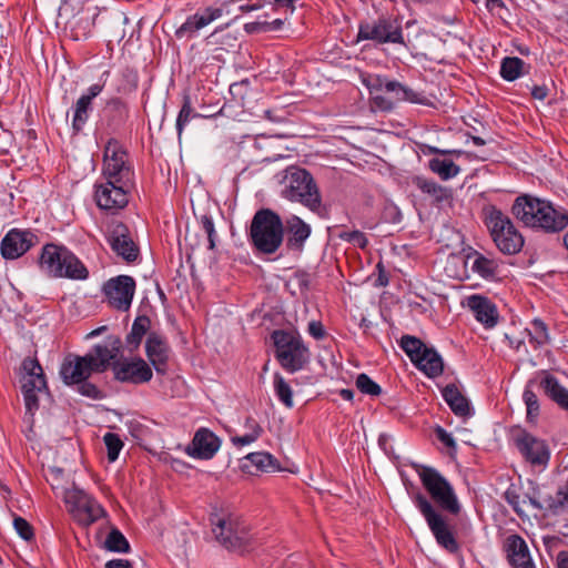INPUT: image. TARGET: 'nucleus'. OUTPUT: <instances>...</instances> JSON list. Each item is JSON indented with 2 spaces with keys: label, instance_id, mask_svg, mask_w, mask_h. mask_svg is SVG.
Segmentation results:
<instances>
[{
  "label": "nucleus",
  "instance_id": "f3484780",
  "mask_svg": "<svg viewBox=\"0 0 568 568\" xmlns=\"http://www.w3.org/2000/svg\"><path fill=\"white\" fill-rule=\"evenodd\" d=\"M64 500L71 505L78 523L88 527L102 517H106V510L84 490L74 488L65 493Z\"/></svg>",
  "mask_w": 568,
  "mask_h": 568
},
{
  "label": "nucleus",
  "instance_id": "c756f323",
  "mask_svg": "<svg viewBox=\"0 0 568 568\" xmlns=\"http://www.w3.org/2000/svg\"><path fill=\"white\" fill-rule=\"evenodd\" d=\"M473 260L471 271L488 282L498 280L499 263L496 258H489L477 250L470 248L466 254V263Z\"/></svg>",
  "mask_w": 568,
  "mask_h": 568
},
{
  "label": "nucleus",
  "instance_id": "9b49d317",
  "mask_svg": "<svg viewBox=\"0 0 568 568\" xmlns=\"http://www.w3.org/2000/svg\"><path fill=\"white\" fill-rule=\"evenodd\" d=\"M398 344L413 365L428 378L443 375L444 359L435 347L428 346L420 338L407 334L400 337Z\"/></svg>",
  "mask_w": 568,
  "mask_h": 568
},
{
  "label": "nucleus",
  "instance_id": "37998d69",
  "mask_svg": "<svg viewBox=\"0 0 568 568\" xmlns=\"http://www.w3.org/2000/svg\"><path fill=\"white\" fill-rule=\"evenodd\" d=\"M199 116L197 113L193 112L192 102L189 94H184L182 99V105L176 118V131L179 136L182 134L184 126L190 122L192 118Z\"/></svg>",
  "mask_w": 568,
  "mask_h": 568
},
{
  "label": "nucleus",
  "instance_id": "0eeeda50",
  "mask_svg": "<svg viewBox=\"0 0 568 568\" xmlns=\"http://www.w3.org/2000/svg\"><path fill=\"white\" fill-rule=\"evenodd\" d=\"M535 386L546 398L568 414V388L554 374L541 371L538 378L534 377L527 381L523 392L527 423L536 425L541 413L540 402L534 389Z\"/></svg>",
  "mask_w": 568,
  "mask_h": 568
},
{
  "label": "nucleus",
  "instance_id": "58836bf2",
  "mask_svg": "<svg viewBox=\"0 0 568 568\" xmlns=\"http://www.w3.org/2000/svg\"><path fill=\"white\" fill-rule=\"evenodd\" d=\"M98 16V13H94L93 16H80L75 18L70 29L72 39L75 41L88 39L91 36Z\"/></svg>",
  "mask_w": 568,
  "mask_h": 568
},
{
  "label": "nucleus",
  "instance_id": "f8f14e48",
  "mask_svg": "<svg viewBox=\"0 0 568 568\" xmlns=\"http://www.w3.org/2000/svg\"><path fill=\"white\" fill-rule=\"evenodd\" d=\"M123 351V343L119 335H109L105 344H95L85 355L68 353L64 357L82 364L97 374H103L109 368L113 372L114 363L119 362Z\"/></svg>",
  "mask_w": 568,
  "mask_h": 568
},
{
  "label": "nucleus",
  "instance_id": "423d86ee",
  "mask_svg": "<svg viewBox=\"0 0 568 568\" xmlns=\"http://www.w3.org/2000/svg\"><path fill=\"white\" fill-rule=\"evenodd\" d=\"M38 267L48 277L84 281L89 270L65 245L49 242L44 244L36 260Z\"/></svg>",
  "mask_w": 568,
  "mask_h": 568
},
{
  "label": "nucleus",
  "instance_id": "ddd939ff",
  "mask_svg": "<svg viewBox=\"0 0 568 568\" xmlns=\"http://www.w3.org/2000/svg\"><path fill=\"white\" fill-rule=\"evenodd\" d=\"M92 374H97L95 371L67 357H63L59 369V375L65 386L72 387L83 397L93 400L104 399L106 393L90 381Z\"/></svg>",
  "mask_w": 568,
  "mask_h": 568
},
{
  "label": "nucleus",
  "instance_id": "de8ad7c7",
  "mask_svg": "<svg viewBox=\"0 0 568 568\" xmlns=\"http://www.w3.org/2000/svg\"><path fill=\"white\" fill-rule=\"evenodd\" d=\"M355 385L357 389L364 395L379 396L383 392L382 387L366 373H361L357 375Z\"/></svg>",
  "mask_w": 568,
  "mask_h": 568
},
{
  "label": "nucleus",
  "instance_id": "338daca9",
  "mask_svg": "<svg viewBox=\"0 0 568 568\" xmlns=\"http://www.w3.org/2000/svg\"><path fill=\"white\" fill-rule=\"evenodd\" d=\"M376 270L378 271V276H377L375 285L379 286V287L387 286L389 283V274L385 270L383 262L377 263Z\"/></svg>",
  "mask_w": 568,
  "mask_h": 568
},
{
  "label": "nucleus",
  "instance_id": "3c124183",
  "mask_svg": "<svg viewBox=\"0 0 568 568\" xmlns=\"http://www.w3.org/2000/svg\"><path fill=\"white\" fill-rule=\"evenodd\" d=\"M250 80L243 79L239 82H234L230 85V94L232 97V100L244 105L245 98L250 91Z\"/></svg>",
  "mask_w": 568,
  "mask_h": 568
},
{
  "label": "nucleus",
  "instance_id": "2f4dec72",
  "mask_svg": "<svg viewBox=\"0 0 568 568\" xmlns=\"http://www.w3.org/2000/svg\"><path fill=\"white\" fill-rule=\"evenodd\" d=\"M151 318L146 314L138 315L132 324L131 331L125 336V344L130 353L139 349L143 337L150 333Z\"/></svg>",
  "mask_w": 568,
  "mask_h": 568
},
{
  "label": "nucleus",
  "instance_id": "bb28decb",
  "mask_svg": "<svg viewBox=\"0 0 568 568\" xmlns=\"http://www.w3.org/2000/svg\"><path fill=\"white\" fill-rule=\"evenodd\" d=\"M240 468L243 473L250 475L282 470L280 460L267 452L250 453L241 459Z\"/></svg>",
  "mask_w": 568,
  "mask_h": 568
},
{
  "label": "nucleus",
  "instance_id": "20e7f679",
  "mask_svg": "<svg viewBox=\"0 0 568 568\" xmlns=\"http://www.w3.org/2000/svg\"><path fill=\"white\" fill-rule=\"evenodd\" d=\"M285 226L282 216L270 207L258 209L247 227V240L255 255H275L284 243Z\"/></svg>",
  "mask_w": 568,
  "mask_h": 568
},
{
  "label": "nucleus",
  "instance_id": "680f3d73",
  "mask_svg": "<svg viewBox=\"0 0 568 568\" xmlns=\"http://www.w3.org/2000/svg\"><path fill=\"white\" fill-rule=\"evenodd\" d=\"M308 334L316 341L326 336V329L321 321H311L307 326Z\"/></svg>",
  "mask_w": 568,
  "mask_h": 568
},
{
  "label": "nucleus",
  "instance_id": "69168bd1",
  "mask_svg": "<svg viewBox=\"0 0 568 568\" xmlns=\"http://www.w3.org/2000/svg\"><path fill=\"white\" fill-rule=\"evenodd\" d=\"M265 27H267L265 24V21H252V22L245 23L243 29L247 34H256V33L266 32Z\"/></svg>",
  "mask_w": 568,
  "mask_h": 568
},
{
  "label": "nucleus",
  "instance_id": "4be33fe9",
  "mask_svg": "<svg viewBox=\"0 0 568 568\" xmlns=\"http://www.w3.org/2000/svg\"><path fill=\"white\" fill-rule=\"evenodd\" d=\"M170 353L171 347L168 338L161 333L151 331L145 341V355L150 366L153 367L159 375H166Z\"/></svg>",
  "mask_w": 568,
  "mask_h": 568
},
{
  "label": "nucleus",
  "instance_id": "c03bdc74",
  "mask_svg": "<svg viewBox=\"0 0 568 568\" xmlns=\"http://www.w3.org/2000/svg\"><path fill=\"white\" fill-rule=\"evenodd\" d=\"M397 101H407L415 104L429 105V100L419 92L406 87L402 83L400 89H394L392 92Z\"/></svg>",
  "mask_w": 568,
  "mask_h": 568
},
{
  "label": "nucleus",
  "instance_id": "dca6fc26",
  "mask_svg": "<svg viewBox=\"0 0 568 568\" xmlns=\"http://www.w3.org/2000/svg\"><path fill=\"white\" fill-rule=\"evenodd\" d=\"M135 290V280L130 275L122 274L105 281L101 292L110 307L119 312H128L132 305Z\"/></svg>",
  "mask_w": 568,
  "mask_h": 568
},
{
  "label": "nucleus",
  "instance_id": "864d4df0",
  "mask_svg": "<svg viewBox=\"0 0 568 568\" xmlns=\"http://www.w3.org/2000/svg\"><path fill=\"white\" fill-rule=\"evenodd\" d=\"M362 83L367 88L371 94L374 92L383 91V84L385 81V75L374 74V73H362L361 74Z\"/></svg>",
  "mask_w": 568,
  "mask_h": 568
},
{
  "label": "nucleus",
  "instance_id": "09e8293b",
  "mask_svg": "<svg viewBox=\"0 0 568 568\" xmlns=\"http://www.w3.org/2000/svg\"><path fill=\"white\" fill-rule=\"evenodd\" d=\"M199 222H200L202 229L204 230V232L207 235V242H209L207 248L210 251H215V248H216V241H217V234H216V231H215V226H214V222H213L212 216L209 215V214H202L199 217Z\"/></svg>",
  "mask_w": 568,
  "mask_h": 568
},
{
  "label": "nucleus",
  "instance_id": "b1692460",
  "mask_svg": "<svg viewBox=\"0 0 568 568\" xmlns=\"http://www.w3.org/2000/svg\"><path fill=\"white\" fill-rule=\"evenodd\" d=\"M285 245L288 251L303 252L306 241L312 234V227L302 217L291 214L284 221Z\"/></svg>",
  "mask_w": 568,
  "mask_h": 568
},
{
  "label": "nucleus",
  "instance_id": "5fc2aeb1",
  "mask_svg": "<svg viewBox=\"0 0 568 568\" xmlns=\"http://www.w3.org/2000/svg\"><path fill=\"white\" fill-rule=\"evenodd\" d=\"M556 499L550 498L548 505L549 509L557 514L558 509H561L568 505V477L562 486H560L556 493Z\"/></svg>",
  "mask_w": 568,
  "mask_h": 568
},
{
  "label": "nucleus",
  "instance_id": "bf43d9fd",
  "mask_svg": "<svg viewBox=\"0 0 568 568\" xmlns=\"http://www.w3.org/2000/svg\"><path fill=\"white\" fill-rule=\"evenodd\" d=\"M519 494L513 486H510L505 493H504V499L506 503L513 508V510L518 515H523V510L519 507Z\"/></svg>",
  "mask_w": 568,
  "mask_h": 568
},
{
  "label": "nucleus",
  "instance_id": "0e129e2a",
  "mask_svg": "<svg viewBox=\"0 0 568 568\" xmlns=\"http://www.w3.org/2000/svg\"><path fill=\"white\" fill-rule=\"evenodd\" d=\"M264 3L270 4L274 11L281 9L290 10L291 13L295 11V0H263Z\"/></svg>",
  "mask_w": 568,
  "mask_h": 568
},
{
  "label": "nucleus",
  "instance_id": "f03ea898",
  "mask_svg": "<svg viewBox=\"0 0 568 568\" xmlns=\"http://www.w3.org/2000/svg\"><path fill=\"white\" fill-rule=\"evenodd\" d=\"M134 170L129 162V153L124 145L115 138H110L103 149L102 178L106 185L115 191L113 204L128 205L130 195L135 186ZM110 191L103 189L100 191L105 204L111 203Z\"/></svg>",
  "mask_w": 568,
  "mask_h": 568
},
{
  "label": "nucleus",
  "instance_id": "1a4fd4ad",
  "mask_svg": "<svg viewBox=\"0 0 568 568\" xmlns=\"http://www.w3.org/2000/svg\"><path fill=\"white\" fill-rule=\"evenodd\" d=\"M481 219L500 253L515 255L523 250L524 235L499 207L494 204L485 205L481 210Z\"/></svg>",
  "mask_w": 568,
  "mask_h": 568
},
{
  "label": "nucleus",
  "instance_id": "8fccbe9b",
  "mask_svg": "<svg viewBox=\"0 0 568 568\" xmlns=\"http://www.w3.org/2000/svg\"><path fill=\"white\" fill-rule=\"evenodd\" d=\"M13 527L17 534L26 541L32 542L36 540L34 529L32 525L21 516H14Z\"/></svg>",
  "mask_w": 568,
  "mask_h": 568
},
{
  "label": "nucleus",
  "instance_id": "e433bc0d",
  "mask_svg": "<svg viewBox=\"0 0 568 568\" xmlns=\"http://www.w3.org/2000/svg\"><path fill=\"white\" fill-rule=\"evenodd\" d=\"M428 169L437 174L443 181H448L457 176L460 172V166L453 160L433 158L428 161Z\"/></svg>",
  "mask_w": 568,
  "mask_h": 568
},
{
  "label": "nucleus",
  "instance_id": "7c9ffc66",
  "mask_svg": "<svg viewBox=\"0 0 568 568\" xmlns=\"http://www.w3.org/2000/svg\"><path fill=\"white\" fill-rule=\"evenodd\" d=\"M442 396L456 416L470 417L474 414L468 398L460 393L456 384H447L442 389Z\"/></svg>",
  "mask_w": 568,
  "mask_h": 568
},
{
  "label": "nucleus",
  "instance_id": "2eb2a0df",
  "mask_svg": "<svg viewBox=\"0 0 568 568\" xmlns=\"http://www.w3.org/2000/svg\"><path fill=\"white\" fill-rule=\"evenodd\" d=\"M372 40L378 44L396 43L405 44L402 23L397 18L379 17L372 23L361 21L356 42Z\"/></svg>",
  "mask_w": 568,
  "mask_h": 568
},
{
  "label": "nucleus",
  "instance_id": "052dcab7",
  "mask_svg": "<svg viewBox=\"0 0 568 568\" xmlns=\"http://www.w3.org/2000/svg\"><path fill=\"white\" fill-rule=\"evenodd\" d=\"M371 105L375 110H378L382 112H390L395 106L394 103L389 99H387L383 95H373L371 98Z\"/></svg>",
  "mask_w": 568,
  "mask_h": 568
},
{
  "label": "nucleus",
  "instance_id": "4468645a",
  "mask_svg": "<svg viewBox=\"0 0 568 568\" xmlns=\"http://www.w3.org/2000/svg\"><path fill=\"white\" fill-rule=\"evenodd\" d=\"M131 103L128 98L119 94L110 95L102 101L98 110L97 125L108 134L123 131L131 119Z\"/></svg>",
  "mask_w": 568,
  "mask_h": 568
},
{
  "label": "nucleus",
  "instance_id": "7ed1b4c3",
  "mask_svg": "<svg viewBox=\"0 0 568 568\" xmlns=\"http://www.w3.org/2000/svg\"><path fill=\"white\" fill-rule=\"evenodd\" d=\"M510 211L524 226L537 232L556 234L568 226V211L558 210L552 202L529 193L518 195Z\"/></svg>",
  "mask_w": 568,
  "mask_h": 568
},
{
  "label": "nucleus",
  "instance_id": "6e6d98bb",
  "mask_svg": "<svg viewBox=\"0 0 568 568\" xmlns=\"http://www.w3.org/2000/svg\"><path fill=\"white\" fill-rule=\"evenodd\" d=\"M436 438L449 449L450 454H455L457 450V443L453 435L448 433L444 427L437 425L434 429Z\"/></svg>",
  "mask_w": 568,
  "mask_h": 568
},
{
  "label": "nucleus",
  "instance_id": "9d476101",
  "mask_svg": "<svg viewBox=\"0 0 568 568\" xmlns=\"http://www.w3.org/2000/svg\"><path fill=\"white\" fill-rule=\"evenodd\" d=\"M283 174L282 197L298 202L317 213L322 205V195L311 172L304 168L291 165L283 171Z\"/></svg>",
  "mask_w": 568,
  "mask_h": 568
},
{
  "label": "nucleus",
  "instance_id": "a878e982",
  "mask_svg": "<svg viewBox=\"0 0 568 568\" xmlns=\"http://www.w3.org/2000/svg\"><path fill=\"white\" fill-rule=\"evenodd\" d=\"M467 306L485 328L489 329L498 324V308L489 297L480 294L470 295L467 297Z\"/></svg>",
  "mask_w": 568,
  "mask_h": 568
},
{
  "label": "nucleus",
  "instance_id": "603ef678",
  "mask_svg": "<svg viewBox=\"0 0 568 568\" xmlns=\"http://www.w3.org/2000/svg\"><path fill=\"white\" fill-rule=\"evenodd\" d=\"M338 237L362 250L366 248L368 245V239L366 237L365 233L358 230L343 231L338 234Z\"/></svg>",
  "mask_w": 568,
  "mask_h": 568
},
{
  "label": "nucleus",
  "instance_id": "39448f33",
  "mask_svg": "<svg viewBox=\"0 0 568 568\" xmlns=\"http://www.w3.org/2000/svg\"><path fill=\"white\" fill-rule=\"evenodd\" d=\"M210 524L216 541L227 551L244 556L254 550L252 528L241 516L213 513Z\"/></svg>",
  "mask_w": 568,
  "mask_h": 568
},
{
  "label": "nucleus",
  "instance_id": "a18cd8bd",
  "mask_svg": "<svg viewBox=\"0 0 568 568\" xmlns=\"http://www.w3.org/2000/svg\"><path fill=\"white\" fill-rule=\"evenodd\" d=\"M108 189V191H110V200L111 202H113L115 199V191H113L111 189V185H106V182L104 183H101V184H95L94 185V200H95V203L98 205L99 209L103 210V211H108V212H111V213H116L118 211L120 210H123L124 207H126L128 205H121V204H113L112 206V203H109V205L106 204L105 205V202L102 197H100V191L103 190V189Z\"/></svg>",
  "mask_w": 568,
  "mask_h": 568
},
{
  "label": "nucleus",
  "instance_id": "13d9d810",
  "mask_svg": "<svg viewBox=\"0 0 568 568\" xmlns=\"http://www.w3.org/2000/svg\"><path fill=\"white\" fill-rule=\"evenodd\" d=\"M263 433H264L263 428H257V429H255V433L248 432L247 434L242 435V436H233V437H231V442L236 447L246 446V445H250V444L254 443L255 440H257L262 436Z\"/></svg>",
  "mask_w": 568,
  "mask_h": 568
},
{
  "label": "nucleus",
  "instance_id": "f257e3e1",
  "mask_svg": "<svg viewBox=\"0 0 568 568\" xmlns=\"http://www.w3.org/2000/svg\"><path fill=\"white\" fill-rule=\"evenodd\" d=\"M428 497L409 483L407 493L428 525L436 542L449 554H457L460 545L455 525L445 514L458 516L462 505L450 481L436 468L413 464Z\"/></svg>",
  "mask_w": 568,
  "mask_h": 568
},
{
  "label": "nucleus",
  "instance_id": "49530a36",
  "mask_svg": "<svg viewBox=\"0 0 568 568\" xmlns=\"http://www.w3.org/2000/svg\"><path fill=\"white\" fill-rule=\"evenodd\" d=\"M103 442L106 447L109 463H114L119 458V454L124 446L123 440L118 434L109 432L103 436Z\"/></svg>",
  "mask_w": 568,
  "mask_h": 568
},
{
  "label": "nucleus",
  "instance_id": "393cba45",
  "mask_svg": "<svg viewBox=\"0 0 568 568\" xmlns=\"http://www.w3.org/2000/svg\"><path fill=\"white\" fill-rule=\"evenodd\" d=\"M503 550L513 568H536L528 545L520 535H508L504 540Z\"/></svg>",
  "mask_w": 568,
  "mask_h": 568
},
{
  "label": "nucleus",
  "instance_id": "ea45409f",
  "mask_svg": "<svg viewBox=\"0 0 568 568\" xmlns=\"http://www.w3.org/2000/svg\"><path fill=\"white\" fill-rule=\"evenodd\" d=\"M273 387L277 399L288 409L294 407L293 389L285 378L276 372L273 376Z\"/></svg>",
  "mask_w": 568,
  "mask_h": 568
},
{
  "label": "nucleus",
  "instance_id": "473e14b6",
  "mask_svg": "<svg viewBox=\"0 0 568 568\" xmlns=\"http://www.w3.org/2000/svg\"><path fill=\"white\" fill-rule=\"evenodd\" d=\"M529 70L530 64H527L523 59L518 57H505L500 61L499 74L503 80L513 82L528 74Z\"/></svg>",
  "mask_w": 568,
  "mask_h": 568
},
{
  "label": "nucleus",
  "instance_id": "774afa93",
  "mask_svg": "<svg viewBox=\"0 0 568 568\" xmlns=\"http://www.w3.org/2000/svg\"><path fill=\"white\" fill-rule=\"evenodd\" d=\"M104 568H133V564L129 559L114 558L105 562Z\"/></svg>",
  "mask_w": 568,
  "mask_h": 568
},
{
  "label": "nucleus",
  "instance_id": "f704fd0d",
  "mask_svg": "<svg viewBox=\"0 0 568 568\" xmlns=\"http://www.w3.org/2000/svg\"><path fill=\"white\" fill-rule=\"evenodd\" d=\"M93 110V101L80 97L73 105L72 131L74 134L82 132L90 113Z\"/></svg>",
  "mask_w": 568,
  "mask_h": 568
},
{
  "label": "nucleus",
  "instance_id": "aec40b11",
  "mask_svg": "<svg viewBox=\"0 0 568 568\" xmlns=\"http://www.w3.org/2000/svg\"><path fill=\"white\" fill-rule=\"evenodd\" d=\"M106 241L111 250L126 263H134L140 256V247L133 241L129 226L122 221L108 225Z\"/></svg>",
  "mask_w": 568,
  "mask_h": 568
},
{
  "label": "nucleus",
  "instance_id": "79ce46f5",
  "mask_svg": "<svg viewBox=\"0 0 568 568\" xmlns=\"http://www.w3.org/2000/svg\"><path fill=\"white\" fill-rule=\"evenodd\" d=\"M531 329H528L529 342L537 346H542L549 342L548 326L540 318H534L530 322Z\"/></svg>",
  "mask_w": 568,
  "mask_h": 568
},
{
  "label": "nucleus",
  "instance_id": "c85d7f7f",
  "mask_svg": "<svg viewBox=\"0 0 568 568\" xmlns=\"http://www.w3.org/2000/svg\"><path fill=\"white\" fill-rule=\"evenodd\" d=\"M222 12L223 10L221 8L207 7L203 13L196 12L187 17L185 22L175 30V37L178 39L191 38L200 29L220 18Z\"/></svg>",
  "mask_w": 568,
  "mask_h": 568
},
{
  "label": "nucleus",
  "instance_id": "6ab92c4d",
  "mask_svg": "<svg viewBox=\"0 0 568 568\" xmlns=\"http://www.w3.org/2000/svg\"><path fill=\"white\" fill-rule=\"evenodd\" d=\"M113 379L130 385H142L149 383L153 377L150 364L141 356L124 357L114 363Z\"/></svg>",
  "mask_w": 568,
  "mask_h": 568
},
{
  "label": "nucleus",
  "instance_id": "5701e85b",
  "mask_svg": "<svg viewBox=\"0 0 568 568\" xmlns=\"http://www.w3.org/2000/svg\"><path fill=\"white\" fill-rule=\"evenodd\" d=\"M221 446L220 437L206 427L199 428L191 443L185 447V453L195 459H212Z\"/></svg>",
  "mask_w": 568,
  "mask_h": 568
},
{
  "label": "nucleus",
  "instance_id": "a211bd4d",
  "mask_svg": "<svg viewBox=\"0 0 568 568\" xmlns=\"http://www.w3.org/2000/svg\"><path fill=\"white\" fill-rule=\"evenodd\" d=\"M513 439L516 448L531 465H547L550 459V449L546 440L530 434L517 426L513 429Z\"/></svg>",
  "mask_w": 568,
  "mask_h": 568
},
{
  "label": "nucleus",
  "instance_id": "6e6552de",
  "mask_svg": "<svg viewBox=\"0 0 568 568\" xmlns=\"http://www.w3.org/2000/svg\"><path fill=\"white\" fill-rule=\"evenodd\" d=\"M270 337L274 357L285 372L294 374L310 364L311 351L296 328L274 329Z\"/></svg>",
  "mask_w": 568,
  "mask_h": 568
},
{
  "label": "nucleus",
  "instance_id": "4c0bfd02",
  "mask_svg": "<svg viewBox=\"0 0 568 568\" xmlns=\"http://www.w3.org/2000/svg\"><path fill=\"white\" fill-rule=\"evenodd\" d=\"M104 548L110 552L118 554H129L131 551L129 540L116 526H111L104 541Z\"/></svg>",
  "mask_w": 568,
  "mask_h": 568
},
{
  "label": "nucleus",
  "instance_id": "cd10ccee",
  "mask_svg": "<svg viewBox=\"0 0 568 568\" xmlns=\"http://www.w3.org/2000/svg\"><path fill=\"white\" fill-rule=\"evenodd\" d=\"M412 184L418 189L424 195L430 199L434 206H442L453 200V190L448 186L438 184L435 180L428 179L423 175H414Z\"/></svg>",
  "mask_w": 568,
  "mask_h": 568
},
{
  "label": "nucleus",
  "instance_id": "72a5a7b5",
  "mask_svg": "<svg viewBox=\"0 0 568 568\" xmlns=\"http://www.w3.org/2000/svg\"><path fill=\"white\" fill-rule=\"evenodd\" d=\"M20 371L23 373V378L36 379L39 393H49L45 374L37 357H26L21 363Z\"/></svg>",
  "mask_w": 568,
  "mask_h": 568
},
{
  "label": "nucleus",
  "instance_id": "a19ab883",
  "mask_svg": "<svg viewBox=\"0 0 568 568\" xmlns=\"http://www.w3.org/2000/svg\"><path fill=\"white\" fill-rule=\"evenodd\" d=\"M21 390L24 398L26 409L28 413L33 415L34 412L39 409V398L37 396L38 387L36 379H26L21 386Z\"/></svg>",
  "mask_w": 568,
  "mask_h": 568
},
{
  "label": "nucleus",
  "instance_id": "c9c22d12",
  "mask_svg": "<svg viewBox=\"0 0 568 568\" xmlns=\"http://www.w3.org/2000/svg\"><path fill=\"white\" fill-rule=\"evenodd\" d=\"M139 72L135 68L126 65L120 72V83L115 87V93L129 99L139 88Z\"/></svg>",
  "mask_w": 568,
  "mask_h": 568
},
{
  "label": "nucleus",
  "instance_id": "412c9836",
  "mask_svg": "<svg viewBox=\"0 0 568 568\" xmlns=\"http://www.w3.org/2000/svg\"><path fill=\"white\" fill-rule=\"evenodd\" d=\"M40 242L31 230H10L1 240L0 253L4 260H16Z\"/></svg>",
  "mask_w": 568,
  "mask_h": 568
},
{
  "label": "nucleus",
  "instance_id": "e2e57ef3",
  "mask_svg": "<svg viewBox=\"0 0 568 568\" xmlns=\"http://www.w3.org/2000/svg\"><path fill=\"white\" fill-rule=\"evenodd\" d=\"M294 278L297 281L301 292H306L311 287V274L305 270H297L294 273Z\"/></svg>",
  "mask_w": 568,
  "mask_h": 568
},
{
  "label": "nucleus",
  "instance_id": "4d7b16f0",
  "mask_svg": "<svg viewBox=\"0 0 568 568\" xmlns=\"http://www.w3.org/2000/svg\"><path fill=\"white\" fill-rule=\"evenodd\" d=\"M110 77V71L109 70H105L101 77H100V80L99 82L97 83H93L91 84L85 93L82 94V97L93 101L97 97H99L102 91L104 90V87H105V83H106V80L108 78Z\"/></svg>",
  "mask_w": 568,
  "mask_h": 568
}]
</instances>
